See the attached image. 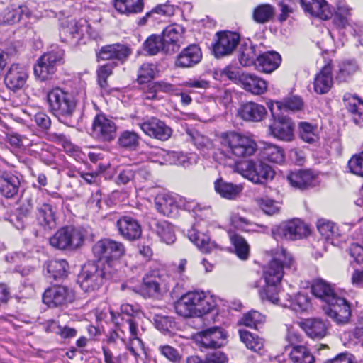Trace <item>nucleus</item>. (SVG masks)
I'll use <instances>...</instances> for the list:
<instances>
[{
	"instance_id": "nucleus-1",
	"label": "nucleus",
	"mask_w": 363,
	"mask_h": 363,
	"mask_svg": "<svg viewBox=\"0 0 363 363\" xmlns=\"http://www.w3.org/2000/svg\"><path fill=\"white\" fill-rule=\"evenodd\" d=\"M294 259L290 253L285 249H277L272 259L264 267L263 277L265 286L260 291V297L262 300L269 302H276L277 297L281 294L279 285L284 275V268H290L293 266Z\"/></svg>"
},
{
	"instance_id": "nucleus-2",
	"label": "nucleus",
	"mask_w": 363,
	"mask_h": 363,
	"mask_svg": "<svg viewBox=\"0 0 363 363\" xmlns=\"http://www.w3.org/2000/svg\"><path fill=\"white\" fill-rule=\"evenodd\" d=\"M92 252L96 258L104 262L105 272L111 274L113 279L126 276V268L120 260L125 254V247L122 242L110 238L101 239L93 245Z\"/></svg>"
},
{
	"instance_id": "nucleus-3",
	"label": "nucleus",
	"mask_w": 363,
	"mask_h": 363,
	"mask_svg": "<svg viewBox=\"0 0 363 363\" xmlns=\"http://www.w3.org/2000/svg\"><path fill=\"white\" fill-rule=\"evenodd\" d=\"M136 310L130 304L124 303L121 306V312L127 315L126 318L121 315L116 316L113 312L111 311L112 320L118 327L119 331L123 334H129L128 341L126 342L127 349L132 353L135 358V362L138 363V359L144 352L143 343L141 340V333L138 329V324L135 318H132Z\"/></svg>"
},
{
	"instance_id": "nucleus-4",
	"label": "nucleus",
	"mask_w": 363,
	"mask_h": 363,
	"mask_svg": "<svg viewBox=\"0 0 363 363\" xmlns=\"http://www.w3.org/2000/svg\"><path fill=\"white\" fill-rule=\"evenodd\" d=\"M216 306L213 297L203 291H191L183 295L174 304L176 313L184 318L201 317Z\"/></svg>"
},
{
	"instance_id": "nucleus-5",
	"label": "nucleus",
	"mask_w": 363,
	"mask_h": 363,
	"mask_svg": "<svg viewBox=\"0 0 363 363\" xmlns=\"http://www.w3.org/2000/svg\"><path fill=\"white\" fill-rule=\"evenodd\" d=\"M46 98L50 111L60 121H67L73 116L76 101L69 93L56 87L47 93Z\"/></svg>"
},
{
	"instance_id": "nucleus-6",
	"label": "nucleus",
	"mask_w": 363,
	"mask_h": 363,
	"mask_svg": "<svg viewBox=\"0 0 363 363\" xmlns=\"http://www.w3.org/2000/svg\"><path fill=\"white\" fill-rule=\"evenodd\" d=\"M221 143L227 152L237 158L252 156L257 148L252 138L235 132L223 133Z\"/></svg>"
},
{
	"instance_id": "nucleus-7",
	"label": "nucleus",
	"mask_w": 363,
	"mask_h": 363,
	"mask_svg": "<svg viewBox=\"0 0 363 363\" xmlns=\"http://www.w3.org/2000/svg\"><path fill=\"white\" fill-rule=\"evenodd\" d=\"M238 171L255 184H264L274 177L272 167L260 161L247 160L239 164Z\"/></svg>"
},
{
	"instance_id": "nucleus-8",
	"label": "nucleus",
	"mask_w": 363,
	"mask_h": 363,
	"mask_svg": "<svg viewBox=\"0 0 363 363\" xmlns=\"http://www.w3.org/2000/svg\"><path fill=\"white\" fill-rule=\"evenodd\" d=\"M64 55V50L58 47L43 54L34 67L35 76L43 81L49 79L55 74L57 66L62 62Z\"/></svg>"
},
{
	"instance_id": "nucleus-9",
	"label": "nucleus",
	"mask_w": 363,
	"mask_h": 363,
	"mask_svg": "<svg viewBox=\"0 0 363 363\" xmlns=\"http://www.w3.org/2000/svg\"><path fill=\"white\" fill-rule=\"evenodd\" d=\"M82 233L73 226L60 228L50 238V244L59 250H72L81 246L83 242Z\"/></svg>"
},
{
	"instance_id": "nucleus-10",
	"label": "nucleus",
	"mask_w": 363,
	"mask_h": 363,
	"mask_svg": "<svg viewBox=\"0 0 363 363\" xmlns=\"http://www.w3.org/2000/svg\"><path fill=\"white\" fill-rule=\"evenodd\" d=\"M110 277L111 274L105 272V267L99 269L97 265L89 264L85 266L79 277L81 288L86 292H91L99 289L104 278Z\"/></svg>"
},
{
	"instance_id": "nucleus-11",
	"label": "nucleus",
	"mask_w": 363,
	"mask_h": 363,
	"mask_svg": "<svg viewBox=\"0 0 363 363\" xmlns=\"http://www.w3.org/2000/svg\"><path fill=\"white\" fill-rule=\"evenodd\" d=\"M115 123L104 114L96 115L92 122L91 135L100 142H111L116 137Z\"/></svg>"
},
{
	"instance_id": "nucleus-12",
	"label": "nucleus",
	"mask_w": 363,
	"mask_h": 363,
	"mask_svg": "<svg viewBox=\"0 0 363 363\" xmlns=\"http://www.w3.org/2000/svg\"><path fill=\"white\" fill-rule=\"evenodd\" d=\"M309 232L308 226L298 218L285 222L272 230L274 238L280 237L291 240L301 239L308 235Z\"/></svg>"
},
{
	"instance_id": "nucleus-13",
	"label": "nucleus",
	"mask_w": 363,
	"mask_h": 363,
	"mask_svg": "<svg viewBox=\"0 0 363 363\" xmlns=\"http://www.w3.org/2000/svg\"><path fill=\"white\" fill-rule=\"evenodd\" d=\"M226 334L219 327H211L194 335L195 342L201 347L216 349L225 345Z\"/></svg>"
},
{
	"instance_id": "nucleus-14",
	"label": "nucleus",
	"mask_w": 363,
	"mask_h": 363,
	"mask_svg": "<svg viewBox=\"0 0 363 363\" xmlns=\"http://www.w3.org/2000/svg\"><path fill=\"white\" fill-rule=\"evenodd\" d=\"M269 109L274 121L269 126V133L274 138L284 140L291 141L294 138V126L291 121L285 117H278L276 119V113L274 108V102L267 103Z\"/></svg>"
},
{
	"instance_id": "nucleus-15",
	"label": "nucleus",
	"mask_w": 363,
	"mask_h": 363,
	"mask_svg": "<svg viewBox=\"0 0 363 363\" xmlns=\"http://www.w3.org/2000/svg\"><path fill=\"white\" fill-rule=\"evenodd\" d=\"M74 299V291L65 286L60 285L48 289L43 295V303L50 307L64 306L72 302Z\"/></svg>"
},
{
	"instance_id": "nucleus-16",
	"label": "nucleus",
	"mask_w": 363,
	"mask_h": 363,
	"mask_svg": "<svg viewBox=\"0 0 363 363\" xmlns=\"http://www.w3.org/2000/svg\"><path fill=\"white\" fill-rule=\"evenodd\" d=\"M325 313L336 323L342 325L347 323L351 317L350 303L345 298L338 297L334 302L323 308Z\"/></svg>"
},
{
	"instance_id": "nucleus-17",
	"label": "nucleus",
	"mask_w": 363,
	"mask_h": 363,
	"mask_svg": "<svg viewBox=\"0 0 363 363\" xmlns=\"http://www.w3.org/2000/svg\"><path fill=\"white\" fill-rule=\"evenodd\" d=\"M155 207L159 213L164 216H170L179 208L189 210L190 207L186 204V199L182 197H175L167 194H158L155 199Z\"/></svg>"
},
{
	"instance_id": "nucleus-18",
	"label": "nucleus",
	"mask_w": 363,
	"mask_h": 363,
	"mask_svg": "<svg viewBox=\"0 0 363 363\" xmlns=\"http://www.w3.org/2000/svg\"><path fill=\"white\" fill-rule=\"evenodd\" d=\"M184 28L179 24L169 25L162 33L166 54H172L179 50L184 41Z\"/></svg>"
},
{
	"instance_id": "nucleus-19",
	"label": "nucleus",
	"mask_w": 363,
	"mask_h": 363,
	"mask_svg": "<svg viewBox=\"0 0 363 363\" xmlns=\"http://www.w3.org/2000/svg\"><path fill=\"white\" fill-rule=\"evenodd\" d=\"M140 128L147 135L162 141L167 140L172 133L170 127L156 118H152L141 123Z\"/></svg>"
},
{
	"instance_id": "nucleus-20",
	"label": "nucleus",
	"mask_w": 363,
	"mask_h": 363,
	"mask_svg": "<svg viewBox=\"0 0 363 363\" xmlns=\"http://www.w3.org/2000/svg\"><path fill=\"white\" fill-rule=\"evenodd\" d=\"M28 74L24 67L19 64H13L7 70L4 77V83L8 89L13 91L24 87Z\"/></svg>"
},
{
	"instance_id": "nucleus-21",
	"label": "nucleus",
	"mask_w": 363,
	"mask_h": 363,
	"mask_svg": "<svg viewBox=\"0 0 363 363\" xmlns=\"http://www.w3.org/2000/svg\"><path fill=\"white\" fill-rule=\"evenodd\" d=\"M218 37L213 46V52L217 57L230 54L240 41V35L234 32L219 33Z\"/></svg>"
},
{
	"instance_id": "nucleus-22",
	"label": "nucleus",
	"mask_w": 363,
	"mask_h": 363,
	"mask_svg": "<svg viewBox=\"0 0 363 363\" xmlns=\"http://www.w3.org/2000/svg\"><path fill=\"white\" fill-rule=\"evenodd\" d=\"M120 235L124 239L133 241L140 238L142 228L138 221L130 216H122L116 222Z\"/></svg>"
},
{
	"instance_id": "nucleus-23",
	"label": "nucleus",
	"mask_w": 363,
	"mask_h": 363,
	"mask_svg": "<svg viewBox=\"0 0 363 363\" xmlns=\"http://www.w3.org/2000/svg\"><path fill=\"white\" fill-rule=\"evenodd\" d=\"M277 298L278 300L276 302L271 303L284 308H291L297 313L306 311L310 308L309 298L303 294L298 293L291 299L289 294L281 292Z\"/></svg>"
},
{
	"instance_id": "nucleus-24",
	"label": "nucleus",
	"mask_w": 363,
	"mask_h": 363,
	"mask_svg": "<svg viewBox=\"0 0 363 363\" xmlns=\"http://www.w3.org/2000/svg\"><path fill=\"white\" fill-rule=\"evenodd\" d=\"M202 59V52L196 44L189 45L182 50L177 55L175 66L180 68H189L200 62Z\"/></svg>"
},
{
	"instance_id": "nucleus-25",
	"label": "nucleus",
	"mask_w": 363,
	"mask_h": 363,
	"mask_svg": "<svg viewBox=\"0 0 363 363\" xmlns=\"http://www.w3.org/2000/svg\"><path fill=\"white\" fill-rule=\"evenodd\" d=\"M238 114L245 121L259 122L267 115V109L262 104L249 101L240 104Z\"/></svg>"
},
{
	"instance_id": "nucleus-26",
	"label": "nucleus",
	"mask_w": 363,
	"mask_h": 363,
	"mask_svg": "<svg viewBox=\"0 0 363 363\" xmlns=\"http://www.w3.org/2000/svg\"><path fill=\"white\" fill-rule=\"evenodd\" d=\"M304 11L311 16L328 20L333 16V12L325 0H301Z\"/></svg>"
},
{
	"instance_id": "nucleus-27",
	"label": "nucleus",
	"mask_w": 363,
	"mask_h": 363,
	"mask_svg": "<svg viewBox=\"0 0 363 363\" xmlns=\"http://www.w3.org/2000/svg\"><path fill=\"white\" fill-rule=\"evenodd\" d=\"M311 292L317 298L330 304L339 296L335 290V285L323 279H315L311 284Z\"/></svg>"
},
{
	"instance_id": "nucleus-28",
	"label": "nucleus",
	"mask_w": 363,
	"mask_h": 363,
	"mask_svg": "<svg viewBox=\"0 0 363 363\" xmlns=\"http://www.w3.org/2000/svg\"><path fill=\"white\" fill-rule=\"evenodd\" d=\"M130 49L121 44L103 46L97 52V58L102 60H118L124 61L130 55Z\"/></svg>"
},
{
	"instance_id": "nucleus-29",
	"label": "nucleus",
	"mask_w": 363,
	"mask_h": 363,
	"mask_svg": "<svg viewBox=\"0 0 363 363\" xmlns=\"http://www.w3.org/2000/svg\"><path fill=\"white\" fill-rule=\"evenodd\" d=\"M36 211V219L44 229L52 230L56 227V211L52 205L48 203H38Z\"/></svg>"
},
{
	"instance_id": "nucleus-30",
	"label": "nucleus",
	"mask_w": 363,
	"mask_h": 363,
	"mask_svg": "<svg viewBox=\"0 0 363 363\" xmlns=\"http://www.w3.org/2000/svg\"><path fill=\"white\" fill-rule=\"evenodd\" d=\"M239 80L245 91L255 95L262 94L267 89L266 81L255 74L243 73Z\"/></svg>"
},
{
	"instance_id": "nucleus-31",
	"label": "nucleus",
	"mask_w": 363,
	"mask_h": 363,
	"mask_svg": "<svg viewBox=\"0 0 363 363\" xmlns=\"http://www.w3.org/2000/svg\"><path fill=\"white\" fill-rule=\"evenodd\" d=\"M187 236L189 240L204 253H209L217 248L216 244L211 240L210 237L201 232L197 227L189 230Z\"/></svg>"
},
{
	"instance_id": "nucleus-32",
	"label": "nucleus",
	"mask_w": 363,
	"mask_h": 363,
	"mask_svg": "<svg viewBox=\"0 0 363 363\" xmlns=\"http://www.w3.org/2000/svg\"><path fill=\"white\" fill-rule=\"evenodd\" d=\"M287 180L294 188L304 189L315 185L316 176L311 170H298L291 172Z\"/></svg>"
},
{
	"instance_id": "nucleus-33",
	"label": "nucleus",
	"mask_w": 363,
	"mask_h": 363,
	"mask_svg": "<svg viewBox=\"0 0 363 363\" xmlns=\"http://www.w3.org/2000/svg\"><path fill=\"white\" fill-rule=\"evenodd\" d=\"M281 61V56L276 52L259 53L255 67L260 72L271 73L278 68Z\"/></svg>"
},
{
	"instance_id": "nucleus-34",
	"label": "nucleus",
	"mask_w": 363,
	"mask_h": 363,
	"mask_svg": "<svg viewBox=\"0 0 363 363\" xmlns=\"http://www.w3.org/2000/svg\"><path fill=\"white\" fill-rule=\"evenodd\" d=\"M301 326L307 335L313 339H321L328 333L325 323L320 318H308L304 320Z\"/></svg>"
},
{
	"instance_id": "nucleus-35",
	"label": "nucleus",
	"mask_w": 363,
	"mask_h": 363,
	"mask_svg": "<svg viewBox=\"0 0 363 363\" xmlns=\"http://www.w3.org/2000/svg\"><path fill=\"white\" fill-rule=\"evenodd\" d=\"M20 180L18 177L4 173L0 176V193L6 198H13L18 192Z\"/></svg>"
},
{
	"instance_id": "nucleus-36",
	"label": "nucleus",
	"mask_w": 363,
	"mask_h": 363,
	"mask_svg": "<svg viewBox=\"0 0 363 363\" xmlns=\"http://www.w3.org/2000/svg\"><path fill=\"white\" fill-rule=\"evenodd\" d=\"M333 84L331 68L329 66H325L315 77L313 82L314 91L317 94H324L331 89Z\"/></svg>"
},
{
	"instance_id": "nucleus-37",
	"label": "nucleus",
	"mask_w": 363,
	"mask_h": 363,
	"mask_svg": "<svg viewBox=\"0 0 363 363\" xmlns=\"http://www.w3.org/2000/svg\"><path fill=\"white\" fill-rule=\"evenodd\" d=\"M344 102L353 121L356 124L363 121V101L356 96L347 94L344 96Z\"/></svg>"
},
{
	"instance_id": "nucleus-38",
	"label": "nucleus",
	"mask_w": 363,
	"mask_h": 363,
	"mask_svg": "<svg viewBox=\"0 0 363 363\" xmlns=\"http://www.w3.org/2000/svg\"><path fill=\"white\" fill-rule=\"evenodd\" d=\"M214 187L216 193L221 197L230 200L236 199L242 189L240 185L226 182L222 179H218L215 182Z\"/></svg>"
},
{
	"instance_id": "nucleus-39",
	"label": "nucleus",
	"mask_w": 363,
	"mask_h": 363,
	"mask_svg": "<svg viewBox=\"0 0 363 363\" xmlns=\"http://www.w3.org/2000/svg\"><path fill=\"white\" fill-rule=\"evenodd\" d=\"M114 7L119 13L129 16L140 13L144 3L143 0H114Z\"/></svg>"
},
{
	"instance_id": "nucleus-40",
	"label": "nucleus",
	"mask_w": 363,
	"mask_h": 363,
	"mask_svg": "<svg viewBox=\"0 0 363 363\" xmlns=\"http://www.w3.org/2000/svg\"><path fill=\"white\" fill-rule=\"evenodd\" d=\"M161 277L158 272H152L143 278V290L148 297H155L160 293Z\"/></svg>"
},
{
	"instance_id": "nucleus-41",
	"label": "nucleus",
	"mask_w": 363,
	"mask_h": 363,
	"mask_svg": "<svg viewBox=\"0 0 363 363\" xmlns=\"http://www.w3.org/2000/svg\"><path fill=\"white\" fill-rule=\"evenodd\" d=\"M275 11V8L269 4H259L253 9L252 18L256 23L264 24L274 18Z\"/></svg>"
},
{
	"instance_id": "nucleus-42",
	"label": "nucleus",
	"mask_w": 363,
	"mask_h": 363,
	"mask_svg": "<svg viewBox=\"0 0 363 363\" xmlns=\"http://www.w3.org/2000/svg\"><path fill=\"white\" fill-rule=\"evenodd\" d=\"M153 230L167 245L174 243L176 240L174 227L167 221L157 222Z\"/></svg>"
},
{
	"instance_id": "nucleus-43",
	"label": "nucleus",
	"mask_w": 363,
	"mask_h": 363,
	"mask_svg": "<svg viewBox=\"0 0 363 363\" xmlns=\"http://www.w3.org/2000/svg\"><path fill=\"white\" fill-rule=\"evenodd\" d=\"M240 337L245 346L252 351L262 353L264 349V340L247 330H240Z\"/></svg>"
},
{
	"instance_id": "nucleus-44",
	"label": "nucleus",
	"mask_w": 363,
	"mask_h": 363,
	"mask_svg": "<svg viewBox=\"0 0 363 363\" xmlns=\"http://www.w3.org/2000/svg\"><path fill=\"white\" fill-rule=\"evenodd\" d=\"M290 359L293 363H314L315 357L306 346H294L289 353Z\"/></svg>"
},
{
	"instance_id": "nucleus-45",
	"label": "nucleus",
	"mask_w": 363,
	"mask_h": 363,
	"mask_svg": "<svg viewBox=\"0 0 363 363\" xmlns=\"http://www.w3.org/2000/svg\"><path fill=\"white\" fill-rule=\"evenodd\" d=\"M68 264L65 259H53L46 264V275L55 280L66 275Z\"/></svg>"
},
{
	"instance_id": "nucleus-46",
	"label": "nucleus",
	"mask_w": 363,
	"mask_h": 363,
	"mask_svg": "<svg viewBox=\"0 0 363 363\" xmlns=\"http://www.w3.org/2000/svg\"><path fill=\"white\" fill-rule=\"evenodd\" d=\"M83 28L79 26L76 20L71 19L66 23H62L60 30V35H65V40L69 39H79L82 35Z\"/></svg>"
},
{
	"instance_id": "nucleus-47",
	"label": "nucleus",
	"mask_w": 363,
	"mask_h": 363,
	"mask_svg": "<svg viewBox=\"0 0 363 363\" xmlns=\"http://www.w3.org/2000/svg\"><path fill=\"white\" fill-rule=\"evenodd\" d=\"M164 40L156 35L150 36L143 43V50L150 55H155L162 51L166 53Z\"/></svg>"
},
{
	"instance_id": "nucleus-48",
	"label": "nucleus",
	"mask_w": 363,
	"mask_h": 363,
	"mask_svg": "<svg viewBox=\"0 0 363 363\" xmlns=\"http://www.w3.org/2000/svg\"><path fill=\"white\" fill-rule=\"evenodd\" d=\"M262 157L272 162L281 163L284 160V150L274 145L267 144L262 150Z\"/></svg>"
},
{
	"instance_id": "nucleus-49",
	"label": "nucleus",
	"mask_w": 363,
	"mask_h": 363,
	"mask_svg": "<svg viewBox=\"0 0 363 363\" xmlns=\"http://www.w3.org/2000/svg\"><path fill=\"white\" fill-rule=\"evenodd\" d=\"M259 52H257L256 48L250 45H245L241 48L239 55L240 63L245 67L251 65L256 66L257 57L259 56Z\"/></svg>"
},
{
	"instance_id": "nucleus-50",
	"label": "nucleus",
	"mask_w": 363,
	"mask_h": 363,
	"mask_svg": "<svg viewBox=\"0 0 363 363\" xmlns=\"http://www.w3.org/2000/svg\"><path fill=\"white\" fill-rule=\"evenodd\" d=\"M352 9L343 2L337 6V10L334 15V23L338 27L345 28L348 23V18L351 16Z\"/></svg>"
},
{
	"instance_id": "nucleus-51",
	"label": "nucleus",
	"mask_w": 363,
	"mask_h": 363,
	"mask_svg": "<svg viewBox=\"0 0 363 363\" xmlns=\"http://www.w3.org/2000/svg\"><path fill=\"white\" fill-rule=\"evenodd\" d=\"M300 137L306 143H313L318 140L317 127L308 122H300Z\"/></svg>"
},
{
	"instance_id": "nucleus-52",
	"label": "nucleus",
	"mask_w": 363,
	"mask_h": 363,
	"mask_svg": "<svg viewBox=\"0 0 363 363\" xmlns=\"http://www.w3.org/2000/svg\"><path fill=\"white\" fill-rule=\"evenodd\" d=\"M118 143L122 147L135 150L139 144V136L133 131L125 130L121 133Z\"/></svg>"
},
{
	"instance_id": "nucleus-53",
	"label": "nucleus",
	"mask_w": 363,
	"mask_h": 363,
	"mask_svg": "<svg viewBox=\"0 0 363 363\" xmlns=\"http://www.w3.org/2000/svg\"><path fill=\"white\" fill-rule=\"evenodd\" d=\"M274 106L278 110L285 109L296 111L302 109L303 102L300 97L294 96L284 99L282 101H276L274 103Z\"/></svg>"
},
{
	"instance_id": "nucleus-54",
	"label": "nucleus",
	"mask_w": 363,
	"mask_h": 363,
	"mask_svg": "<svg viewBox=\"0 0 363 363\" xmlns=\"http://www.w3.org/2000/svg\"><path fill=\"white\" fill-rule=\"evenodd\" d=\"M157 72V68L153 64H143L138 72V82L145 84L150 82L155 77Z\"/></svg>"
},
{
	"instance_id": "nucleus-55",
	"label": "nucleus",
	"mask_w": 363,
	"mask_h": 363,
	"mask_svg": "<svg viewBox=\"0 0 363 363\" xmlns=\"http://www.w3.org/2000/svg\"><path fill=\"white\" fill-rule=\"evenodd\" d=\"M231 242L238 257L241 259H247L250 252V247L247 241L242 237L235 235L232 236Z\"/></svg>"
},
{
	"instance_id": "nucleus-56",
	"label": "nucleus",
	"mask_w": 363,
	"mask_h": 363,
	"mask_svg": "<svg viewBox=\"0 0 363 363\" xmlns=\"http://www.w3.org/2000/svg\"><path fill=\"white\" fill-rule=\"evenodd\" d=\"M116 66L114 62L106 63L97 69V81L100 87L106 89L108 87L107 79L113 73V68Z\"/></svg>"
},
{
	"instance_id": "nucleus-57",
	"label": "nucleus",
	"mask_w": 363,
	"mask_h": 363,
	"mask_svg": "<svg viewBox=\"0 0 363 363\" xmlns=\"http://www.w3.org/2000/svg\"><path fill=\"white\" fill-rule=\"evenodd\" d=\"M27 9L26 6L8 8L4 12V21L11 24L18 22L22 15L26 12Z\"/></svg>"
},
{
	"instance_id": "nucleus-58",
	"label": "nucleus",
	"mask_w": 363,
	"mask_h": 363,
	"mask_svg": "<svg viewBox=\"0 0 363 363\" xmlns=\"http://www.w3.org/2000/svg\"><path fill=\"white\" fill-rule=\"evenodd\" d=\"M46 331L60 335L63 338H69L76 336L77 330L69 327L61 328L55 320L48 322Z\"/></svg>"
},
{
	"instance_id": "nucleus-59",
	"label": "nucleus",
	"mask_w": 363,
	"mask_h": 363,
	"mask_svg": "<svg viewBox=\"0 0 363 363\" xmlns=\"http://www.w3.org/2000/svg\"><path fill=\"white\" fill-rule=\"evenodd\" d=\"M265 318L257 311H251L245 314L240 320V323L250 328H257L258 324L262 323Z\"/></svg>"
},
{
	"instance_id": "nucleus-60",
	"label": "nucleus",
	"mask_w": 363,
	"mask_h": 363,
	"mask_svg": "<svg viewBox=\"0 0 363 363\" xmlns=\"http://www.w3.org/2000/svg\"><path fill=\"white\" fill-rule=\"evenodd\" d=\"M231 223L238 229L245 232L255 231L257 225L250 221L244 217L238 215H233L231 218Z\"/></svg>"
},
{
	"instance_id": "nucleus-61",
	"label": "nucleus",
	"mask_w": 363,
	"mask_h": 363,
	"mask_svg": "<svg viewBox=\"0 0 363 363\" xmlns=\"http://www.w3.org/2000/svg\"><path fill=\"white\" fill-rule=\"evenodd\" d=\"M257 203L266 214L273 215L279 211V203L268 197L257 199Z\"/></svg>"
},
{
	"instance_id": "nucleus-62",
	"label": "nucleus",
	"mask_w": 363,
	"mask_h": 363,
	"mask_svg": "<svg viewBox=\"0 0 363 363\" xmlns=\"http://www.w3.org/2000/svg\"><path fill=\"white\" fill-rule=\"evenodd\" d=\"M347 167L351 173L363 177V152L352 156L348 161Z\"/></svg>"
},
{
	"instance_id": "nucleus-63",
	"label": "nucleus",
	"mask_w": 363,
	"mask_h": 363,
	"mask_svg": "<svg viewBox=\"0 0 363 363\" xmlns=\"http://www.w3.org/2000/svg\"><path fill=\"white\" fill-rule=\"evenodd\" d=\"M317 229L325 239H329L335 233V225L333 222L320 219L317 222Z\"/></svg>"
},
{
	"instance_id": "nucleus-64",
	"label": "nucleus",
	"mask_w": 363,
	"mask_h": 363,
	"mask_svg": "<svg viewBox=\"0 0 363 363\" xmlns=\"http://www.w3.org/2000/svg\"><path fill=\"white\" fill-rule=\"evenodd\" d=\"M160 354L167 358L169 361L177 363L181 360L182 355L174 347L168 345H162L158 347Z\"/></svg>"
}]
</instances>
